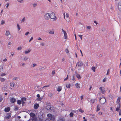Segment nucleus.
<instances>
[{"label":"nucleus","mask_w":121,"mask_h":121,"mask_svg":"<svg viewBox=\"0 0 121 121\" xmlns=\"http://www.w3.org/2000/svg\"><path fill=\"white\" fill-rule=\"evenodd\" d=\"M50 18L52 19L53 21H56L57 19V18L55 16L54 13L52 12L50 14Z\"/></svg>","instance_id":"f257e3e1"},{"label":"nucleus","mask_w":121,"mask_h":121,"mask_svg":"<svg viewBox=\"0 0 121 121\" xmlns=\"http://www.w3.org/2000/svg\"><path fill=\"white\" fill-rule=\"evenodd\" d=\"M78 65V67L84 66L85 65L84 63L81 61L78 60V61L76 64V67Z\"/></svg>","instance_id":"f03ea898"},{"label":"nucleus","mask_w":121,"mask_h":121,"mask_svg":"<svg viewBox=\"0 0 121 121\" xmlns=\"http://www.w3.org/2000/svg\"><path fill=\"white\" fill-rule=\"evenodd\" d=\"M100 102L101 104H103L105 103L106 100L105 98H102L100 99Z\"/></svg>","instance_id":"7ed1b4c3"},{"label":"nucleus","mask_w":121,"mask_h":121,"mask_svg":"<svg viewBox=\"0 0 121 121\" xmlns=\"http://www.w3.org/2000/svg\"><path fill=\"white\" fill-rule=\"evenodd\" d=\"M50 14L49 13H46L44 15L45 18L47 20H49L50 18Z\"/></svg>","instance_id":"20e7f679"},{"label":"nucleus","mask_w":121,"mask_h":121,"mask_svg":"<svg viewBox=\"0 0 121 121\" xmlns=\"http://www.w3.org/2000/svg\"><path fill=\"white\" fill-rule=\"evenodd\" d=\"M6 114L7 116L5 117L4 119L8 120L10 118L11 116V113H7Z\"/></svg>","instance_id":"39448f33"},{"label":"nucleus","mask_w":121,"mask_h":121,"mask_svg":"<svg viewBox=\"0 0 121 121\" xmlns=\"http://www.w3.org/2000/svg\"><path fill=\"white\" fill-rule=\"evenodd\" d=\"M71 111L72 112H70L69 114V117H73L74 115L73 113H75L76 112V111L74 110H71Z\"/></svg>","instance_id":"423d86ee"},{"label":"nucleus","mask_w":121,"mask_h":121,"mask_svg":"<svg viewBox=\"0 0 121 121\" xmlns=\"http://www.w3.org/2000/svg\"><path fill=\"white\" fill-rule=\"evenodd\" d=\"M26 99L25 97H22L21 98L22 102V104L23 105L25 103V101L26 100Z\"/></svg>","instance_id":"0eeeda50"},{"label":"nucleus","mask_w":121,"mask_h":121,"mask_svg":"<svg viewBox=\"0 0 121 121\" xmlns=\"http://www.w3.org/2000/svg\"><path fill=\"white\" fill-rule=\"evenodd\" d=\"M10 102L12 103H14L16 101V99L14 98L13 97L10 99Z\"/></svg>","instance_id":"6e6552de"},{"label":"nucleus","mask_w":121,"mask_h":121,"mask_svg":"<svg viewBox=\"0 0 121 121\" xmlns=\"http://www.w3.org/2000/svg\"><path fill=\"white\" fill-rule=\"evenodd\" d=\"M62 31L63 32L64 36L65 37V38L66 39L67 38V34L66 33V32L63 29H62Z\"/></svg>","instance_id":"1a4fd4ad"},{"label":"nucleus","mask_w":121,"mask_h":121,"mask_svg":"<svg viewBox=\"0 0 121 121\" xmlns=\"http://www.w3.org/2000/svg\"><path fill=\"white\" fill-rule=\"evenodd\" d=\"M121 105L120 103H119L117 105V107L116 108V111L118 112L120 109Z\"/></svg>","instance_id":"9d476101"},{"label":"nucleus","mask_w":121,"mask_h":121,"mask_svg":"<svg viewBox=\"0 0 121 121\" xmlns=\"http://www.w3.org/2000/svg\"><path fill=\"white\" fill-rule=\"evenodd\" d=\"M99 89L101 91V92L103 94L105 93V89L102 87H100L99 88Z\"/></svg>","instance_id":"9b49d317"},{"label":"nucleus","mask_w":121,"mask_h":121,"mask_svg":"<svg viewBox=\"0 0 121 121\" xmlns=\"http://www.w3.org/2000/svg\"><path fill=\"white\" fill-rule=\"evenodd\" d=\"M39 106V104H35L34 105V108L35 109H37Z\"/></svg>","instance_id":"f8f14e48"},{"label":"nucleus","mask_w":121,"mask_h":121,"mask_svg":"<svg viewBox=\"0 0 121 121\" xmlns=\"http://www.w3.org/2000/svg\"><path fill=\"white\" fill-rule=\"evenodd\" d=\"M10 110V108L9 107L6 108L4 109V110L6 112H9Z\"/></svg>","instance_id":"ddd939ff"},{"label":"nucleus","mask_w":121,"mask_h":121,"mask_svg":"<svg viewBox=\"0 0 121 121\" xmlns=\"http://www.w3.org/2000/svg\"><path fill=\"white\" fill-rule=\"evenodd\" d=\"M37 97L38 98L37 99V100L38 101H40L42 100V98H41L39 94H38L37 95Z\"/></svg>","instance_id":"4468645a"},{"label":"nucleus","mask_w":121,"mask_h":121,"mask_svg":"<svg viewBox=\"0 0 121 121\" xmlns=\"http://www.w3.org/2000/svg\"><path fill=\"white\" fill-rule=\"evenodd\" d=\"M30 116L32 117H34L35 116V113H34L33 112H31L30 113Z\"/></svg>","instance_id":"2eb2a0df"},{"label":"nucleus","mask_w":121,"mask_h":121,"mask_svg":"<svg viewBox=\"0 0 121 121\" xmlns=\"http://www.w3.org/2000/svg\"><path fill=\"white\" fill-rule=\"evenodd\" d=\"M62 89V87L60 86H59L58 87L57 91L58 92L60 91Z\"/></svg>","instance_id":"dca6fc26"},{"label":"nucleus","mask_w":121,"mask_h":121,"mask_svg":"<svg viewBox=\"0 0 121 121\" xmlns=\"http://www.w3.org/2000/svg\"><path fill=\"white\" fill-rule=\"evenodd\" d=\"M118 7L119 10H121V2L119 3Z\"/></svg>","instance_id":"f3484780"},{"label":"nucleus","mask_w":121,"mask_h":121,"mask_svg":"<svg viewBox=\"0 0 121 121\" xmlns=\"http://www.w3.org/2000/svg\"><path fill=\"white\" fill-rule=\"evenodd\" d=\"M100 106L99 104H98L97 106L96 111L97 112L100 110Z\"/></svg>","instance_id":"a211bd4d"},{"label":"nucleus","mask_w":121,"mask_h":121,"mask_svg":"<svg viewBox=\"0 0 121 121\" xmlns=\"http://www.w3.org/2000/svg\"><path fill=\"white\" fill-rule=\"evenodd\" d=\"M66 87L67 88H69L70 87V85L68 83H66Z\"/></svg>","instance_id":"6ab92c4d"},{"label":"nucleus","mask_w":121,"mask_h":121,"mask_svg":"<svg viewBox=\"0 0 121 121\" xmlns=\"http://www.w3.org/2000/svg\"><path fill=\"white\" fill-rule=\"evenodd\" d=\"M14 85L15 84L13 82H12L10 83V86L11 87H14Z\"/></svg>","instance_id":"aec40b11"},{"label":"nucleus","mask_w":121,"mask_h":121,"mask_svg":"<svg viewBox=\"0 0 121 121\" xmlns=\"http://www.w3.org/2000/svg\"><path fill=\"white\" fill-rule=\"evenodd\" d=\"M75 86L77 88H80V84L78 83H77L75 84Z\"/></svg>","instance_id":"412c9836"},{"label":"nucleus","mask_w":121,"mask_h":121,"mask_svg":"<svg viewBox=\"0 0 121 121\" xmlns=\"http://www.w3.org/2000/svg\"><path fill=\"white\" fill-rule=\"evenodd\" d=\"M76 76L77 78L78 79H80L81 78V77L80 75L77 73L76 74Z\"/></svg>","instance_id":"4be33fe9"},{"label":"nucleus","mask_w":121,"mask_h":121,"mask_svg":"<svg viewBox=\"0 0 121 121\" xmlns=\"http://www.w3.org/2000/svg\"><path fill=\"white\" fill-rule=\"evenodd\" d=\"M0 80L2 82H4L5 81V79L3 78L0 77Z\"/></svg>","instance_id":"5701e85b"},{"label":"nucleus","mask_w":121,"mask_h":121,"mask_svg":"<svg viewBox=\"0 0 121 121\" xmlns=\"http://www.w3.org/2000/svg\"><path fill=\"white\" fill-rule=\"evenodd\" d=\"M17 102V104L19 105H21L22 103L21 101L19 100H18Z\"/></svg>","instance_id":"b1692460"},{"label":"nucleus","mask_w":121,"mask_h":121,"mask_svg":"<svg viewBox=\"0 0 121 121\" xmlns=\"http://www.w3.org/2000/svg\"><path fill=\"white\" fill-rule=\"evenodd\" d=\"M121 99V97H119L117 99V103H119L120 102V100Z\"/></svg>","instance_id":"393cba45"},{"label":"nucleus","mask_w":121,"mask_h":121,"mask_svg":"<svg viewBox=\"0 0 121 121\" xmlns=\"http://www.w3.org/2000/svg\"><path fill=\"white\" fill-rule=\"evenodd\" d=\"M3 65H0V71L1 72L3 70Z\"/></svg>","instance_id":"a878e982"},{"label":"nucleus","mask_w":121,"mask_h":121,"mask_svg":"<svg viewBox=\"0 0 121 121\" xmlns=\"http://www.w3.org/2000/svg\"><path fill=\"white\" fill-rule=\"evenodd\" d=\"M55 117L54 116H52L50 118L51 120H54L55 119Z\"/></svg>","instance_id":"bb28decb"},{"label":"nucleus","mask_w":121,"mask_h":121,"mask_svg":"<svg viewBox=\"0 0 121 121\" xmlns=\"http://www.w3.org/2000/svg\"><path fill=\"white\" fill-rule=\"evenodd\" d=\"M10 34V32L8 31H7L6 32L5 35L6 36H8Z\"/></svg>","instance_id":"cd10ccee"},{"label":"nucleus","mask_w":121,"mask_h":121,"mask_svg":"<svg viewBox=\"0 0 121 121\" xmlns=\"http://www.w3.org/2000/svg\"><path fill=\"white\" fill-rule=\"evenodd\" d=\"M53 95V94L52 93H49L48 94V96L50 97H52Z\"/></svg>","instance_id":"c85d7f7f"},{"label":"nucleus","mask_w":121,"mask_h":121,"mask_svg":"<svg viewBox=\"0 0 121 121\" xmlns=\"http://www.w3.org/2000/svg\"><path fill=\"white\" fill-rule=\"evenodd\" d=\"M95 101V99H92L91 100V102L92 103H94Z\"/></svg>","instance_id":"c756f323"},{"label":"nucleus","mask_w":121,"mask_h":121,"mask_svg":"<svg viewBox=\"0 0 121 121\" xmlns=\"http://www.w3.org/2000/svg\"><path fill=\"white\" fill-rule=\"evenodd\" d=\"M31 51V50L30 49H29L28 51H26L25 52L26 54H27L29 53Z\"/></svg>","instance_id":"7c9ffc66"},{"label":"nucleus","mask_w":121,"mask_h":121,"mask_svg":"<svg viewBox=\"0 0 121 121\" xmlns=\"http://www.w3.org/2000/svg\"><path fill=\"white\" fill-rule=\"evenodd\" d=\"M50 34H54V32L53 31H50L49 32Z\"/></svg>","instance_id":"2f4dec72"},{"label":"nucleus","mask_w":121,"mask_h":121,"mask_svg":"<svg viewBox=\"0 0 121 121\" xmlns=\"http://www.w3.org/2000/svg\"><path fill=\"white\" fill-rule=\"evenodd\" d=\"M91 69L94 71V72H95V67H92L91 68Z\"/></svg>","instance_id":"473e14b6"},{"label":"nucleus","mask_w":121,"mask_h":121,"mask_svg":"<svg viewBox=\"0 0 121 121\" xmlns=\"http://www.w3.org/2000/svg\"><path fill=\"white\" fill-rule=\"evenodd\" d=\"M52 115L51 114H47V116L49 118H50L52 116Z\"/></svg>","instance_id":"72a5a7b5"},{"label":"nucleus","mask_w":121,"mask_h":121,"mask_svg":"<svg viewBox=\"0 0 121 121\" xmlns=\"http://www.w3.org/2000/svg\"><path fill=\"white\" fill-rule=\"evenodd\" d=\"M79 111L81 112L82 113L84 112V111L82 110L81 108H80L79 109Z\"/></svg>","instance_id":"f704fd0d"},{"label":"nucleus","mask_w":121,"mask_h":121,"mask_svg":"<svg viewBox=\"0 0 121 121\" xmlns=\"http://www.w3.org/2000/svg\"><path fill=\"white\" fill-rule=\"evenodd\" d=\"M109 72H110V69H108L107 70V75H109Z\"/></svg>","instance_id":"c9c22d12"},{"label":"nucleus","mask_w":121,"mask_h":121,"mask_svg":"<svg viewBox=\"0 0 121 121\" xmlns=\"http://www.w3.org/2000/svg\"><path fill=\"white\" fill-rule=\"evenodd\" d=\"M28 59V58L27 57H25L24 58L23 60L24 61H26Z\"/></svg>","instance_id":"e433bc0d"},{"label":"nucleus","mask_w":121,"mask_h":121,"mask_svg":"<svg viewBox=\"0 0 121 121\" xmlns=\"http://www.w3.org/2000/svg\"><path fill=\"white\" fill-rule=\"evenodd\" d=\"M65 16L66 17L68 18L69 16V15L68 13H66Z\"/></svg>","instance_id":"4c0bfd02"},{"label":"nucleus","mask_w":121,"mask_h":121,"mask_svg":"<svg viewBox=\"0 0 121 121\" xmlns=\"http://www.w3.org/2000/svg\"><path fill=\"white\" fill-rule=\"evenodd\" d=\"M46 108H47L48 109H51V107L49 105H48L47 107H46Z\"/></svg>","instance_id":"58836bf2"},{"label":"nucleus","mask_w":121,"mask_h":121,"mask_svg":"<svg viewBox=\"0 0 121 121\" xmlns=\"http://www.w3.org/2000/svg\"><path fill=\"white\" fill-rule=\"evenodd\" d=\"M17 28L18 29V30L19 31L20 29V27L19 26V24H17Z\"/></svg>","instance_id":"ea45409f"},{"label":"nucleus","mask_w":121,"mask_h":121,"mask_svg":"<svg viewBox=\"0 0 121 121\" xmlns=\"http://www.w3.org/2000/svg\"><path fill=\"white\" fill-rule=\"evenodd\" d=\"M7 89V87L6 86H4V87H3L2 89L4 90H5V89Z\"/></svg>","instance_id":"a19ab883"},{"label":"nucleus","mask_w":121,"mask_h":121,"mask_svg":"<svg viewBox=\"0 0 121 121\" xmlns=\"http://www.w3.org/2000/svg\"><path fill=\"white\" fill-rule=\"evenodd\" d=\"M17 1L19 2L23 3V0H18Z\"/></svg>","instance_id":"79ce46f5"},{"label":"nucleus","mask_w":121,"mask_h":121,"mask_svg":"<svg viewBox=\"0 0 121 121\" xmlns=\"http://www.w3.org/2000/svg\"><path fill=\"white\" fill-rule=\"evenodd\" d=\"M5 23V22L4 20H2L1 22V24L2 25H3Z\"/></svg>","instance_id":"37998d69"},{"label":"nucleus","mask_w":121,"mask_h":121,"mask_svg":"<svg viewBox=\"0 0 121 121\" xmlns=\"http://www.w3.org/2000/svg\"><path fill=\"white\" fill-rule=\"evenodd\" d=\"M18 78V77H15L13 78V80H15L17 79Z\"/></svg>","instance_id":"c03bdc74"},{"label":"nucleus","mask_w":121,"mask_h":121,"mask_svg":"<svg viewBox=\"0 0 121 121\" xmlns=\"http://www.w3.org/2000/svg\"><path fill=\"white\" fill-rule=\"evenodd\" d=\"M84 97V96L83 95H82L81 96H80V98L81 100H82L83 98Z\"/></svg>","instance_id":"a18cd8bd"},{"label":"nucleus","mask_w":121,"mask_h":121,"mask_svg":"<svg viewBox=\"0 0 121 121\" xmlns=\"http://www.w3.org/2000/svg\"><path fill=\"white\" fill-rule=\"evenodd\" d=\"M5 75L6 74L5 73H2L0 75V76L2 77L5 76Z\"/></svg>","instance_id":"49530a36"},{"label":"nucleus","mask_w":121,"mask_h":121,"mask_svg":"<svg viewBox=\"0 0 121 121\" xmlns=\"http://www.w3.org/2000/svg\"><path fill=\"white\" fill-rule=\"evenodd\" d=\"M25 20V17H24L22 20L21 21V22H23Z\"/></svg>","instance_id":"de8ad7c7"},{"label":"nucleus","mask_w":121,"mask_h":121,"mask_svg":"<svg viewBox=\"0 0 121 121\" xmlns=\"http://www.w3.org/2000/svg\"><path fill=\"white\" fill-rule=\"evenodd\" d=\"M106 78H104L103 80V82H105L106 81Z\"/></svg>","instance_id":"09e8293b"},{"label":"nucleus","mask_w":121,"mask_h":121,"mask_svg":"<svg viewBox=\"0 0 121 121\" xmlns=\"http://www.w3.org/2000/svg\"><path fill=\"white\" fill-rule=\"evenodd\" d=\"M78 36L82 40V35H78Z\"/></svg>","instance_id":"8fccbe9b"},{"label":"nucleus","mask_w":121,"mask_h":121,"mask_svg":"<svg viewBox=\"0 0 121 121\" xmlns=\"http://www.w3.org/2000/svg\"><path fill=\"white\" fill-rule=\"evenodd\" d=\"M3 100V98L2 96L0 97V102H1Z\"/></svg>","instance_id":"3c124183"},{"label":"nucleus","mask_w":121,"mask_h":121,"mask_svg":"<svg viewBox=\"0 0 121 121\" xmlns=\"http://www.w3.org/2000/svg\"><path fill=\"white\" fill-rule=\"evenodd\" d=\"M22 49V47H18L17 48V49L18 50H21Z\"/></svg>","instance_id":"603ef678"},{"label":"nucleus","mask_w":121,"mask_h":121,"mask_svg":"<svg viewBox=\"0 0 121 121\" xmlns=\"http://www.w3.org/2000/svg\"><path fill=\"white\" fill-rule=\"evenodd\" d=\"M68 75L67 76L66 78L64 79V80L65 81V80H67L68 79Z\"/></svg>","instance_id":"864d4df0"},{"label":"nucleus","mask_w":121,"mask_h":121,"mask_svg":"<svg viewBox=\"0 0 121 121\" xmlns=\"http://www.w3.org/2000/svg\"><path fill=\"white\" fill-rule=\"evenodd\" d=\"M83 119H84L83 121H87V120L85 119V117H83Z\"/></svg>","instance_id":"5fc2aeb1"},{"label":"nucleus","mask_w":121,"mask_h":121,"mask_svg":"<svg viewBox=\"0 0 121 121\" xmlns=\"http://www.w3.org/2000/svg\"><path fill=\"white\" fill-rule=\"evenodd\" d=\"M65 52L67 53H68L69 52V51L68 49H66L65 50Z\"/></svg>","instance_id":"6e6d98bb"},{"label":"nucleus","mask_w":121,"mask_h":121,"mask_svg":"<svg viewBox=\"0 0 121 121\" xmlns=\"http://www.w3.org/2000/svg\"><path fill=\"white\" fill-rule=\"evenodd\" d=\"M55 70H53L52 71V74H54L55 73Z\"/></svg>","instance_id":"4d7b16f0"},{"label":"nucleus","mask_w":121,"mask_h":121,"mask_svg":"<svg viewBox=\"0 0 121 121\" xmlns=\"http://www.w3.org/2000/svg\"><path fill=\"white\" fill-rule=\"evenodd\" d=\"M29 32H26L25 34V35H27L28 34H29Z\"/></svg>","instance_id":"13d9d810"},{"label":"nucleus","mask_w":121,"mask_h":121,"mask_svg":"<svg viewBox=\"0 0 121 121\" xmlns=\"http://www.w3.org/2000/svg\"><path fill=\"white\" fill-rule=\"evenodd\" d=\"M87 28L88 29H90L91 28V26H87Z\"/></svg>","instance_id":"bf43d9fd"},{"label":"nucleus","mask_w":121,"mask_h":121,"mask_svg":"<svg viewBox=\"0 0 121 121\" xmlns=\"http://www.w3.org/2000/svg\"><path fill=\"white\" fill-rule=\"evenodd\" d=\"M33 39V38L32 37H31L30 39L29 40V42H30L31 40H32Z\"/></svg>","instance_id":"052dcab7"},{"label":"nucleus","mask_w":121,"mask_h":121,"mask_svg":"<svg viewBox=\"0 0 121 121\" xmlns=\"http://www.w3.org/2000/svg\"><path fill=\"white\" fill-rule=\"evenodd\" d=\"M119 111V115H121V110H120Z\"/></svg>","instance_id":"680f3d73"},{"label":"nucleus","mask_w":121,"mask_h":121,"mask_svg":"<svg viewBox=\"0 0 121 121\" xmlns=\"http://www.w3.org/2000/svg\"><path fill=\"white\" fill-rule=\"evenodd\" d=\"M9 5V3H7V5L6 6V8H8V7Z\"/></svg>","instance_id":"e2e57ef3"},{"label":"nucleus","mask_w":121,"mask_h":121,"mask_svg":"<svg viewBox=\"0 0 121 121\" xmlns=\"http://www.w3.org/2000/svg\"><path fill=\"white\" fill-rule=\"evenodd\" d=\"M36 5H37V4H33V6L34 7H36Z\"/></svg>","instance_id":"0e129e2a"},{"label":"nucleus","mask_w":121,"mask_h":121,"mask_svg":"<svg viewBox=\"0 0 121 121\" xmlns=\"http://www.w3.org/2000/svg\"><path fill=\"white\" fill-rule=\"evenodd\" d=\"M102 112H99L98 113L100 115H102Z\"/></svg>","instance_id":"69168bd1"},{"label":"nucleus","mask_w":121,"mask_h":121,"mask_svg":"<svg viewBox=\"0 0 121 121\" xmlns=\"http://www.w3.org/2000/svg\"><path fill=\"white\" fill-rule=\"evenodd\" d=\"M60 121H65V120L64 119H60Z\"/></svg>","instance_id":"338daca9"},{"label":"nucleus","mask_w":121,"mask_h":121,"mask_svg":"<svg viewBox=\"0 0 121 121\" xmlns=\"http://www.w3.org/2000/svg\"><path fill=\"white\" fill-rule=\"evenodd\" d=\"M3 60L4 61H7V59L5 58V59H4Z\"/></svg>","instance_id":"774afa93"}]
</instances>
